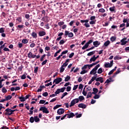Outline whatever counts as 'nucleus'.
<instances>
[{
	"instance_id": "obj_1",
	"label": "nucleus",
	"mask_w": 129,
	"mask_h": 129,
	"mask_svg": "<svg viewBox=\"0 0 129 129\" xmlns=\"http://www.w3.org/2000/svg\"><path fill=\"white\" fill-rule=\"evenodd\" d=\"M100 67V64H98L97 66H96L94 68H93L92 71L90 72V75H95L96 73H97V69Z\"/></svg>"
},
{
	"instance_id": "obj_2",
	"label": "nucleus",
	"mask_w": 129,
	"mask_h": 129,
	"mask_svg": "<svg viewBox=\"0 0 129 129\" xmlns=\"http://www.w3.org/2000/svg\"><path fill=\"white\" fill-rule=\"evenodd\" d=\"M5 111V115H8V116L12 115V114H14V112H15V110H13L12 109L10 108L6 109Z\"/></svg>"
},
{
	"instance_id": "obj_3",
	"label": "nucleus",
	"mask_w": 129,
	"mask_h": 129,
	"mask_svg": "<svg viewBox=\"0 0 129 129\" xmlns=\"http://www.w3.org/2000/svg\"><path fill=\"white\" fill-rule=\"evenodd\" d=\"M88 22H89V20L88 19L87 20H81V23H86L84 24V26L86 27V28H90V25H89V23H88Z\"/></svg>"
},
{
	"instance_id": "obj_4",
	"label": "nucleus",
	"mask_w": 129,
	"mask_h": 129,
	"mask_svg": "<svg viewBox=\"0 0 129 129\" xmlns=\"http://www.w3.org/2000/svg\"><path fill=\"white\" fill-rule=\"evenodd\" d=\"M79 102V99L78 98H76L72 100L71 102V104L70 105V107H72V106H74L76 103H78Z\"/></svg>"
},
{
	"instance_id": "obj_5",
	"label": "nucleus",
	"mask_w": 129,
	"mask_h": 129,
	"mask_svg": "<svg viewBox=\"0 0 129 129\" xmlns=\"http://www.w3.org/2000/svg\"><path fill=\"white\" fill-rule=\"evenodd\" d=\"M39 110L40 111H42L43 113L48 114L49 112H50V111L48 110V108H47L46 107H41L39 109Z\"/></svg>"
},
{
	"instance_id": "obj_6",
	"label": "nucleus",
	"mask_w": 129,
	"mask_h": 129,
	"mask_svg": "<svg viewBox=\"0 0 129 129\" xmlns=\"http://www.w3.org/2000/svg\"><path fill=\"white\" fill-rule=\"evenodd\" d=\"M64 36L66 37L68 36L69 38H72L74 36V34H73V33L72 32L69 33V31L66 30L64 31Z\"/></svg>"
},
{
	"instance_id": "obj_7",
	"label": "nucleus",
	"mask_w": 129,
	"mask_h": 129,
	"mask_svg": "<svg viewBox=\"0 0 129 129\" xmlns=\"http://www.w3.org/2000/svg\"><path fill=\"white\" fill-rule=\"evenodd\" d=\"M112 65H113V60H111L109 63V62H106L104 64V67L105 68H111L112 67Z\"/></svg>"
},
{
	"instance_id": "obj_8",
	"label": "nucleus",
	"mask_w": 129,
	"mask_h": 129,
	"mask_svg": "<svg viewBox=\"0 0 129 129\" xmlns=\"http://www.w3.org/2000/svg\"><path fill=\"white\" fill-rule=\"evenodd\" d=\"M127 39V38L124 37L120 40V45H121V46H124V45H126V44H127L128 41H127V40L126 41Z\"/></svg>"
},
{
	"instance_id": "obj_9",
	"label": "nucleus",
	"mask_w": 129,
	"mask_h": 129,
	"mask_svg": "<svg viewBox=\"0 0 129 129\" xmlns=\"http://www.w3.org/2000/svg\"><path fill=\"white\" fill-rule=\"evenodd\" d=\"M12 96L8 95L7 97H6V99H3L2 100H0V102H5V101H7V100H11L12 99Z\"/></svg>"
},
{
	"instance_id": "obj_10",
	"label": "nucleus",
	"mask_w": 129,
	"mask_h": 129,
	"mask_svg": "<svg viewBox=\"0 0 129 129\" xmlns=\"http://www.w3.org/2000/svg\"><path fill=\"white\" fill-rule=\"evenodd\" d=\"M61 81H62V78H58L54 80L53 83H55V84H59V83L61 82Z\"/></svg>"
},
{
	"instance_id": "obj_11",
	"label": "nucleus",
	"mask_w": 129,
	"mask_h": 129,
	"mask_svg": "<svg viewBox=\"0 0 129 129\" xmlns=\"http://www.w3.org/2000/svg\"><path fill=\"white\" fill-rule=\"evenodd\" d=\"M64 109L63 108H59L57 110V113L60 115L61 114H63L64 113Z\"/></svg>"
},
{
	"instance_id": "obj_12",
	"label": "nucleus",
	"mask_w": 129,
	"mask_h": 129,
	"mask_svg": "<svg viewBox=\"0 0 129 129\" xmlns=\"http://www.w3.org/2000/svg\"><path fill=\"white\" fill-rule=\"evenodd\" d=\"M67 118H71L75 116V114L73 112H71L70 113L67 114Z\"/></svg>"
},
{
	"instance_id": "obj_13",
	"label": "nucleus",
	"mask_w": 129,
	"mask_h": 129,
	"mask_svg": "<svg viewBox=\"0 0 129 129\" xmlns=\"http://www.w3.org/2000/svg\"><path fill=\"white\" fill-rule=\"evenodd\" d=\"M49 19V17L48 16H44L41 20L43 22H48V21H49V19Z\"/></svg>"
},
{
	"instance_id": "obj_14",
	"label": "nucleus",
	"mask_w": 129,
	"mask_h": 129,
	"mask_svg": "<svg viewBox=\"0 0 129 129\" xmlns=\"http://www.w3.org/2000/svg\"><path fill=\"white\" fill-rule=\"evenodd\" d=\"M120 72H121V71H120V69L119 68L117 69V71L114 73V74L112 76V78H114V77H115L116 76V75H117V74H119V73H120Z\"/></svg>"
},
{
	"instance_id": "obj_15",
	"label": "nucleus",
	"mask_w": 129,
	"mask_h": 129,
	"mask_svg": "<svg viewBox=\"0 0 129 129\" xmlns=\"http://www.w3.org/2000/svg\"><path fill=\"white\" fill-rule=\"evenodd\" d=\"M38 35L39 37H43L46 35V32L44 31H40L38 32Z\"/></svg>"
},
{
	"instance_id": "obj_16",
	"label": "nucleus",
	"mask_w": 129,
	"mask_h": 129,
	"mask_svg": "<svg viewBox=\"0 0 129 129\" xmlns=\"http://www.w3.org/2000/svg\"><path fill=\"white\" fill-rule=\"evenodd\" d=\"M93 44L94 45V47H95L96 48V47H98V46H99V45H100V42H99L98 41H95L93 42Z\"/></svg>"
},
{
	"instance_id": "obj_17",
	"label": "nucleus",
	"mask_w": 129,
	"mask_h": 129,
	"mask_svg": "<svg viewBox=\"0 0 129 129\" xmlns=\"http://www.w3.org/2000/svg\"><path fill=\"white\" fill-rule=\"evenodd\" d=\"M96 81L98 82V81H99L100 83H103V78L100 77L96 79Z\"/></svg>"
},
{
	"instance_id": "obj_18",
	"label": "nucleus",
	"mask_w": 129,
	"mask_h": 129,
	"mask_svg": "<svg viewBox=\"0 0 129 129\" xmlns=\"http://www.w3.org/2000/svg\"><path fill=\"white\" fill-rule=\"evenodd\" d=\"M78 107H79L80 108L85 109V108L86 107V105L83 103H80L78 105Z\"/></svg>"
},
{
	"instance_id": "obj_19",
	"label": "nucleus",
	"mask_w": 129,
	"mask_h": 129,
	"mask_svg": "<svg viewBox=\"0 0 129 129\" xmlns=\"http://www.w3.org/2000/svg\"><path fill=\"white\" fill-rule=\"evenodd\" d=\"M96 61V58H95V55H94L92 57H91L89 60V63H92V62H95Z\"/></svg>"
},
{
	"instance_id": "obj_20",
	"label": "nucleus",
	"mask_w": 129,
	"mask_h": 129,
	"mask_svg": "<svg viewBox=\"0 0 129 129\" xmlns=\"http://www.w3.org/2000/svg\"><path fill=\"white\" fill-rule=\"evenodd\" d=\"M109 11H110L111 13H116V11H115V6L110 7L109 8Z\"/></svg>"
},
{
	"instance_id": "obj_21",
	"label": "nucleus",
	"mask_w": 129,
	"mask_h": 129,
	"mask_svg": "<svg viewBox=\"0 0 129 129\" xmlns=\"http://www.w3.org/2000/svg\"><path fill=\"white\" fill-rule=\"evenodd\" d=\"M87 68L89 69H90V67H89V64H85L84 65V66H83L82 68V70H85L86 69H87Z\"/></svg>"
},
{
	"instance_id": "obj_22",
	"label": "nucleus",
	"mask_w": 129,
	"mask_h": 129,
	"mask_svg": "<svg viewBox=\"0 0 129 129\" xmlns=\"http://www.w3.org/2000/svg\"><path fill=\"white\" fill-rule=\"evenodd\" d=\"M93 92L92 93V94H96L97 92H98V89L96 88H93Z\"/></svg>"
},
{
	"instance_id": "obj_23",
	"label": "nucleus",
	"mask_w": 129,
	"mask_h": 129,
	"mask_svg": "<svg viewBox=\"0 0 129 129\" xmlns=\"http://www.w3.org/2000/svg\"><path fill=\"white\" fill-rule=\"evenodd\" d=\"M18 98L20 100V101H21V102H24V101H26V99L25 98V97H23V95L21 97H19Z\"/></svg>"
},
{
	"instance_id": "obj_24",
	"label": "nucleus",
	"mask_w": 129,
	"mask_h": 129,
	"mask_svg": "<svg viewBox=\"0 0 129 129\" xmlns=\"http://www.w3.org/2000/svg\"><path fill=\"white\" fill-rule=\"evenodd\" d=\"M110 44V41L109 40H107L106 42H104V46H105V47H107Z\"/></svg>"
},
{
	"instance_id": "obj_25",
	"label": "nucleus",
	"mask_w": 129,
	"mask_h": 129,
	"mask_svg": "<svg viewBox=\"0 0 129 129\" xmlns=\"http://www.w3.org/2000/svg\"><path fill=\"white\" fill-rule=\"evenodd\" d=\"M94 54H95V50L89 52L87 54V56H92V55H94Z\"/></svg>"
},
{
	"instance_id": "obj_26",
	"label": "nucleus",
	"mask_w": 129,
	"mask_h": 129,
	"mask_svg": "<svg viewBox=\"0 0 129 129\" xmlns=\"http://www.w3.org/2000/svg\"><path fill=\"white\" fill-rule=\"evenodd\" d=\"M79 101H83V100H84V99H85V98L84 97V96H80L79 97Z\"/></svg>"
},
{
	"instance_id": "obj_27",
	"label": "nucleus",
	"mask_w": 129,
	"mask_h": 129,
	"mask_svg": "<svg viewBox=\"0 0 129 129\" xmlns=\"http://www.w3.org/2000/svg\"><path fill=\"white\" fill-rule=\"evenodd\" d=\"M89 46V45L86 43L84 46L82 47V50H85V49H87V48Z\"/></svg>"
},
{
	"instance_id": "obj_28",
	"label": "nucleus",
	"mask_w": 129,
	"mask_h": 129,
	"mask_svg": "<svg viewBox=\"0 0 129 129\" xmlns=\"http://www.w3.org/2000/svg\"><path fill=\"white\" fill-rule=\"evenodd\" d=\"M103 72V71L102 70V68H100L98 70L97 73L98 74H101Z\"/></svg>"
},
{
	"instance_id": "obj_29",
	"label": "nucleus",
	"mask_w": 129,
	"mask_h": 129,
	"mask_svg": "<svg viewBox=\"0 0 129 129\" xmlns=\"http://www.w3.org/2000/svg\"><path fill=\"white\" fill-rule=\"evenodd\" d=\"M34 118L35 122H38V121H40V119L37 116H34Z\"/></svg>"
},
{
	"instance_id": "obj_30",
	"label": "nucleus",
	"mask_w": 129,
	"mask_h": 129,
	"mask_svg": "<svg viewBox=\"0 0 129 129\" xmlns=\"http://www.w3.org/2000/svg\"><path fill=\"white\" fill-rule=\"evenodd\" d=\"M28 57L29 58V59H31L33 57V53L32 52H29L28 54Z\"/></svg>"
},
{
	"instance_id": "obj_31",
	"label": "nucleus",
	"mask_w": 129,
	"mask_h": 129,
	"mask_svg": "<svg viewBox=\"0 0 129 129\" xmlns=\"http://www.w3.org/2000/svg\"><path fill=\"white\" fill-rule=\"evenodd\" d=\"M31 36L32 37H33V38H34L35 39L37 38V37L36 32H32Z\"/></svg>"
},
{
	"instance_id": "obj_32",
	"label": "nucleus",
	"mask_w": 129,
	"mask_h": 129,
	"mask_svg": "<svg viewBox=\"0 0 129 129\" xmlns=\"http://www.w3.org/2000/svg\"><path fill=\"white\" fill-rule=\"evenodd\" d=\"M28 42L29 41L27 39H24L22 40V43H23V44H27V43H28Z\"/></svg>"
},
{
	"instance_id": "obj_33",
	"label": "nucleus",
	"mask_w": 129,
	"mask_h": 129,
	"mask_svg": "<svg viewBox=\"0 0 129 129\" xmlns=\"http://www.w3.org/2000/svg\"><path fill=\"white\" fill-rule=\"evenodd\" d=\"M29 121H30V122H31V123H33V122H34V121H35V119H34V117H33V116L31 117L30 118Z\"/></svg>"
},
{
	"instance_id": "obj_34",
	"label": "nucleus",
	"mask_w": 129,
	"mask_h": 129,
	"mask_svg": "<svg viewBox=\"0 0 129 129\" xmlns=\"http://www.w3.org/2000/svg\"><path fill=\"white\" fill-rule=\"evenodd\" d=\"M115 40H116V37H115V36H112L110 38V41H111V42H114V41H115Z\"/></svg>"
},
{
	"instance_id": "obj_35",
	"label": "nucleus",
	"mask_w": 129,
	"mask_h": 129,
	"mask_svg": "<svg viewBox=\"0 0 129 129\" xmlns=\"http://www.w3.org/2000/svg\"><path fill=\"white\" fill-rule=\"evenodd\" d=\"M100 97V95H97V94H95V96L93 97V98L94 99H98Z\"/></svg>"
},
{
	"instance_id": "obj_36",
	"label": "nucleus",
	"mask_w": 129,
	"mask_h": 129,
	"mask_svg": "<svg viewBox=\"0 0 129 129\" xmlns=\"http://www.w3.org/2000/svg\"><path fill=\"white\" fill-rule=\"evenodd\" d=\"M68 95V93L67 92H64L62 94V96L61 97V99H63V98H64V97H65V96H66V95Z\"/></svg>"
},
{
	"instance_id": "obj_37",
	"label": "nucleus",
	"mask_w": 129,
	"mask_h": 129,
	"mask_svg": "<svg viewBox=\"0 0 129 129\" xmlns=\"http://www.w3.org/2000/svg\"><path fill=\"white\" fill-rule=\"evenodd\" d=\"M70 79H71V77L70 76H67V77L65 78L64 81H66V82H68Z\"/></svg>"
},
{
	"instance_id": "obj_38",
	"label": "nucleus",
	"mask_w": 129,
	"mask_h": 129,
	"mask_svg": "<svg viewBox=\"0 0 129 129\" xmlns=\"http://www.w3.org/2000/svg\"><path fill=\"white\" fill-rule=\"evenodd\" d=\"M64 70H65V68L63 66H61L60 68V73H62V72H64Z\"/></svg>"
},
{
	"instance_id": "obj_39",
	"label": "nucleus",
	"mask_w": 129,
	"mask_h": 129,
	"mask_svg": "<svg viewBox=\"0 0 129 129\" xmlns=\"http://www.w3.org/2000/svg\"><path fill=\"white\" fill-rule=\"evenodd\" d=\"M62 106V105H56L53 107L54 110L55 109H57V108H59V107H61Z\"/></svg>"
},
{
	"instance_id": "obj_40",
	"label": "nucleus",
	"mask_w": 129,
	"mask_h": 129,
	"mask_svg": "<svg viewBox=\"0 0 129 129\" xmlns=\"http://www.w3.org/2000/svg\"><path fill=\"white\" fill-rule=\"evenodd\" d=\"M86 87V86H85V88H84V90L83 91V94L84 95V96H86L87 95V92H85V88Z\"/></svg>"
},
{
	"instance_id": "obj_41",
	"label": "nucleus",
	"mask_w": 129,
	"mask_h": 129,
	"mask_svg": "<svg viewBox=\"0 0 129 129\" xmlns=\"http://www.w3.org/2000/svg\"><path fill=\"white\" fill-rule=\"evenodd\" d=\"M2 92L3 93H7V92H8V90L6 89V87L2 88Z\"/></svg>"
},
{
	"instance_id": "obj_42",
	"label": "nucleus",
	"mask_w": 129,
	"mask_h": 129,
	"mask_svg": "<svg viewBox=\"0 0 129 129\" xmlns=\"http://www.w3.org/2000/svg\"><path fill=\"white\" fill-rule=\"evenodd\" d=\"M99 12L102 13H105V10H104V9H103V8L100 9L99 10Z\"/></svg>"
},
{
	"instance_id": "obj_43",
	"label": "nucleus",
	"mask_w": 129,
	"mask_h": 129,
	"mask_svg": "<svg viewBox=\"0 0 129 129\" xmlns=\"http://www.w3.org/2000/svg\"><path fill=\"white\" fill-rule=\"evenodd\" d=\"M85 73H87V71L85 70H82V71L80 73V74L83 75L85 74Z\"/></svg>"
},
{
	"instance_id": "obj_44",
	"label": "nucleus",
	"mask_w": 129,
	"mask_h": 129,
	"mask_svg": "<svg viewBox=\"0 0 129 129\" xmlns=\"http://www.w3.org/2000/svg\"><path fill=\"white\" fill-rule=\"evenodd\" d=\"M92 96V93H91V92H89L87 96V98H89Z\"/></svg>"
},
{
	"instance_id": "obj_45",
	"label": "nucleus",
	"mask_w": 129,
	"mask_h": 129,
	"mask_svg": "<svg viewBox=\"0 0 129 129\" xmlns=\"http://www.w3.org/2000/svg\"><path fill=\"white\" fill-rule=\"evenodd\" d=\"M95 23H96V20H91L90 22V25H95Z\"/></svg>"
},
{
	"instance_id": "obj_46",
	"label": "nucleus",
	"mask_w": 129,
	"mask_h": 129,
	"mask_svg": "<svg viewBox=\"0 0 129 129\" xmlns=\"http://www.w3.org/2000/svg\"><path fill=\"white\" fill-rule=\"evenodd\" d=\"M38 67H34V73L35 74H37V73H38Z\"/></svg>"
},
{
	"instance_id": "obj_47",
	"label": "nucleus",
	"mask_w": 129,
	"mask_h": 129,
	"mask_svg": "<svg viewBox=\"0 0 129 129\" xmlns=\"http://www.w3.org/2000/svg\"><path fill=\"white\" fill-rule=\"evenodd\" d=\"M16 21L18 22V23H21L22 22V18L21 17H18L16 19Z\"/></svg>"
},
{
	"instance_id": "obj_48",
	"label": "nucleus",
	"mask_w": 129,
	"mask_h": 129,
	"mask_svg": "<svg viewBox=\"0 0 129 129\" xmlns=\"http://www.w3.org/2000/svg\"><path fill=\"white\" fill-rule=\"evenodd\" d=\"M60 92H61L60 91V89H57V90H56V91L55 92V94L56 95H57V94H59V93H60Z\"/></svg>"
},
{
	"instance_id": "obj_49",
	"label": "nucleus",
	"mask_w": 129,
	"mask_h": 129,
	"mask_svg": "<svg viewBox=\"0 0 129 129\" xmlns=\"http://www.w3.org/2000/svg\"><path fill=\"white\" fill-rule=\"evenodd\" d=\"M46 57V54H43L42 55V56L40 58V61H44V58H45Z\"/></svg>"
},
{
	"instance_id": "obj_50",
	"label": "nucleus",
	"mask_w": 129,
	"mask_h": 129,
	"mask_svg": "<svg viewBox=\"0 0 129 129\" xmlns=\"http://www.w3.org/2000/svg\"><path fill=\"white\" fill-rule=\"evenodd\" d=\"M46 102V100H40L39 101V104H44Z\"/></svg>"
},
{
	"instance_id": "obj_51",
	"label": "nucleus",
	"mask_w": 129,
	"mask_h": 129,
	"mask_svg": "<svg viewBox=\"0 0 129 129\" xmlns=\"http://www.w3.org/2000/svg\"><path fill=\"white\" fill-rule=\"evenodd\" d=\"M7 43H4L3 45H1L0 46V50H2L3 49H4V48H5V47H7V46H6V44Z\"/></svg>"
},
{
	"instance_id": "obj_52",
	"label": "nucleus",
	"mask_w": 129,
	"mask_h": 129,
	"mask_svg": "<svg viewBox=\"0 0 129 129\" xmlns=\"http://www.w3.org/2000/svg\"><path fill=\"white\" fill-rule=\"evenodd\" d=\"M47 62H48V60L45 59L44 61H43L41 63V65L43 66V65H45V64H47Z\"/></svg>"
},
{
	"instance_id": "obj_53",
	"label": "nucleus",
	"mask_w": 129,
	"mask_h": 129,
	"mask_svg": "<svg viewBox=\"0 0 129 129\" xmlns=\"http://www.w3.org/2000/svg\"><path fill=\"white\" fill-rule=\"evenodd\" d=\"M65 89H66V87L61 88V89H60V92H64V91H65Z\"/></svg>"
},
{
	"instance_id": "obj_54",
	"label": "nucleus",
	"mask_w": 129,
	"mask_h": 129,
	"mask_svg": "<svg viewBox=\"0 0 129 129\" xmlns=\"http://www.w3.org/2000/svg\"><path fill=\"white\" fill-rule=\"evenodd\" d=\"M0 33H5V28H0Z\"/></svg>"
},
{
	"instance_id": "obj_55",
	"label": "nucleus",
	"mask_w": 129,
	"mask_h": 129,
	"mask_svg": "<svg viewBox=\"0 0 129 129\" xmlns=\"http://www.w3.org/2000/svg\"><path fill=\"white\" fill-rule=\"evenodd\" d=\"M119 59H121V57H119L118 56H116L114 57V60H119Z\"/></svg>"
},
{
	"instance_id": "obj_56",
	"label": "nucleus",
	"mask_w": 129,
	"mask_h": 129,
	"mask_svg": "<svg viewBox=\"0 0 129 129\" xmlns=\"http://www.w3.org/2000/svg\"><path fill=\"white\" fill-rule=\"evenodd\" d=\"M18 29H23L24 28V25H19L17 26Z\"/></svg>"
},
{
	"instance_id": "obj_57",
	"label": "nucleus",
	"mask_w": 129,
	"mask_h": 129,
	"mask_svg": "<svg viewBox=\"0 0 129 129\" xmlns=\"http://www.w3.org/2000/svg\"><path fill=\"white\" fill-rule=\"evenodd\" d=\"M67 91H68V92H69V91H71V86H68L67 87Z\"/></svg>"
},
{
	"instance_id": "obj_58",
	"label": "nucleus",
	"mask_w": 129,
	"mask_h": 129,
	"mask_svg": "<svg viewBox=\"0 0 129 129\" xmlns=\"http://www.w3.org/2000/svg\"><path fill=\"white\" fill-rule=\"evenodd\" d=\"M65 43V41L62 39L59 41V45H63Z\"/></svg>"
},
{
	"instance_id": "obj_59",
	"label": "nucleus",
	"mask_w": 129,
	"mask_h": 129,
	"mask_svg": "<svg viewBox=\"0 0 129 129\" xmlns=\"http://www.w3.org/2000/svg\"><path fill=\"white\" fill-rule=\"evenodd\" d=\"M128 22H129V20H127V19L124 18L123 20V23H126L127 24Z\"/></svg>"
},
{
	"instance_id": "obj_60",
	"label": "nucleus",
	"mask_w": 129,
	"mask_h": 129,
	"mask_svg": "<svg viewBox=\"0 0 129 129\" xmlns=\"http://www.w3.org/2000/svg\"><path fill=\"white\" fill-rule=\"evenodd\" d=\"M64 24V22L60 21V22H58V26H62V25H63Z\"/></svg>"
},
{
	"instance_id": "obj_61",
	"label": "nucleus",
	"mask_w": 129,
	"mask_h": 129,
	"mask_svg": "<svg viewBox=\"0 0 129 129\" xmlns=\"http://www.w3.org/2000/svg\"><path fill=\"white\" fill-rule=\"evenodd\" d=\"M74 56V52H72L71 54H69V58H72Z\"/></svg>"
},
{
	"instance_id": "obj_62",
	"label": "nucleus",
	"mask_w": 129,
	"mask_h": 129,
	"mask_svg": "<svg viewBox=\"0 0 129 129\" xmlns=\"http://www.w3.org/2000/svg\"><path fill=\"white\" fill-rule=\"evenodd\" d=\"M43 96H44L45 97H47V96L48 95V92H45L42 94Z\"/></svg>"
},
{
	"instance_id": "obj_63",
	"label": "nucleus",
	"mask_w": 129,
	"mask_h": 129,
	"mask_svg": "<svg viewBox=\"0 0 129 129\" xmlns=\"http://www.w3.org/2000/svg\"><path fill=\"white\" fill-rule=\"evenodd\" d=\"M78 88V85H75L73 88V90H76Z\"/></svg>"
},
{
	"instance_id": "obj_64",
	"label": "nucleus",
	"mask_w": 129,
	"mask_h": 129,
	"mask_svg": "<svg viewBox=\"0 0 129 129\" xmlns=\"http://www.w3.org/2000/svg\"><path fill=\"white\" fill-rule=\"evenodd\" d=\"M21 79L24 80L26 78V75L24 74L21 76Z\"/></svg>"
}]
</instances>
